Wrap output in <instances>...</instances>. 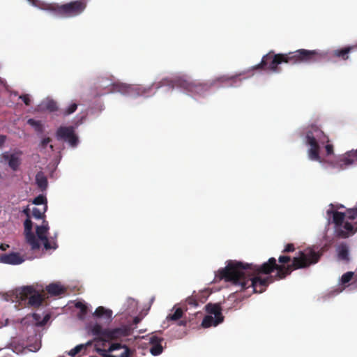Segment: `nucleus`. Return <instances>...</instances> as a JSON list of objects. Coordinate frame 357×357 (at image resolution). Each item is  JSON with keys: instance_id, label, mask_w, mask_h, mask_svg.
<instances>
[{"instance_id": "obj_43", "label": "nucleus", "mask_w": 357, "mask_h": 357, "mask_svg": "<svg viewBox=\"0 0 357 357\" xmlns=\"http://www.w3.org/2000/svg\"><path fill=\"white\" fill-rule=\"evenodd\" d=\"M23 213L27 216V218H30V209L27 206L24 210Z\"/></svg>"}, {"instance_id": "obj_12", "label": "nucleus", "mask_w": 357, "mask_h": 357, "mask_svg": "<svg viewBox=\"0 0 357 357\" xmlns=\"http://www.w3.org/2000/svg\"><path fill=\"white\" fill-rule=\"evenodd\" d=\"M205 310L210 315H214L216 319V324H220L224 321V316L222 314V307L220 303H209L206 305Z\"/></svg>"}, {"instance_id": "obj_27", "label": "nucleus", "mask_w": 357, "mask_h": 357, "mask_svg": "<svg viewBox=\"0 0 357 357\" xmlns=\"http://www.w3.org/2000/svg\"><path fill=\"white\" fill-rule=\"evenodd\" d=\"M349 251L347 247L344 245H342L340 247L338 251V257L340 259L342 260H348L349 257Z\"/></svg>"}, {"instance_id": "obj_34", "label": "nucleus", "mask_w": 357, "mask_h": 357, "mask_svg": "<svg viewBox=\"0 0 357 357\" xmlns=\"http://www.w3.org/2000/svg\"><path fill=\"white\" fill-rule=\"evenodd\" d=\"M185 302L188 305L192 307H196L198 305L197 299L192 296L188 297L185 300Z\"/></svg>"}, {"instance_id": "obj_44", "label": "nucleus", "mask_w": 357, "mask_h": 357, "mask_svg": "<svg viewBox=\"0 0 357 357\" xmlns=\"http://www.w3.org/2000/svg\"><path fill=\"white\" fill-rule=\"evenodd\" d=\"M40 227H45V230H46L47 231H48V230H49V229H50L49 225H48V222H47V221H46L45 220H43V225H40Z\"/></svg>"}, {"instance_id": "obj_6", "label": "nucleus", "mask_w": 357, "mask_h": 357, "mask_svg": "<svg viewBox=\"0 0 357 357\" xmlns=\"http://www.w3.org/2000/svg\"><path fill=\"white\" fill-rule=\"evenodd\" d=\"M91 331L96 336L97 343L101 342H102V346L105 345L104 342L117 340L122 337H128L130 334V329L126 326L108 329L102 328L101 325L98 324H94L91 327Z\"/></svg>"}, {"instance_id": "obj_1", "label": "nucleus", "mask_w": 357, "mask_h": 357, "mask_svg": "<svg viewBox=\"0 0 357 357\" xmlns=\"http://www.w3.org/2000/svg\"><path fill=\"white\" fill-rule=\"evenodd\" d=\"M319 258V252L312 249H306L300 251L298 256L293 258L292 263L287 265L286 264L291 261V257L284 255L278 258L280 264H277L274 257H271L261 265L229 260L225 268L218 270L215 278L231 282L238 287L240 291L252 288L251 293H262L272 282V278H261L260 274L268 275L276 270V279L282 280L290 275L294 270L307 268L316 264Z\"/></svg>"}, {"instance_id": "obj_19", "label": "nucleus", "mask_w": 357, "mask_h": 357, "mask_svg": "<svg viewBox=\"0 0 357 357\" xmlns=\"http://www.w3.org/2000/svg\"><path fill=\"white\" fill-rule=\"evenodd\" d=\"M93 315L96 317H103L107 321H111L112 317V311L109 309H105L102 306L98 307Z\"/></svg>"}, {"instance_id": "obj_39", "label": "nucleus", "mask_w": 357, "mask_h": 357, "mask_svg": "<svg viewBox=\"0 0 357 357\" xmlns=\"http://www.w3.org/2000/svg\"><path fill=\"white\" fill-rule=\"evenodd\" d=\"M325 149H326V155H330L333 154V144H327L325 146Z\"/></svg>"}, {"instance_id": "obj_11", "label": "nucleus", "mask_w": 357, "mask_h": 357, "mask_svg": "<svg viewBox=\"0 0 357 357\" xmlns=\"http://www.w3.org/2000/svg\"><path fill=\"white\" fill-rule=\"evenodd\" d=\"M48 231L45 230V228L40 226H36V233L38 239L43 242L44 248L45 250L56 249L57 244L56 240L54 238L49 239L47 236Z\"/></svg>"}, {"instance_id": "obj_21", "label": "nucleus", "mask_w": 357, "mask_h": 357, "mask_svg": "<svg viewBox=\"0 0 357 357\" xmlns=\"http://www.w3.org/2000/svg\"><path fill=\"white\" fill-rule=\"evenodd\" d=\"M344 230L341 229L339 228L337 230V234L339 236L342 238H346L348 236L349 233H353L354 231V227L351 223L349 222H345L343 223L342 226Z\"/></svg>"}, {"instance_id": "obj_2", "label": "nucleus", "mask_w": 357, "mask_h": 357, "mask_svg": "<svg viewBox=\"0 0 357 357\" xmlns=\"http://www.w3.org/2000/svg\"><path fill=\"white\" fill-rule=\"evenodd\" d=\"M213 86H214V83H211L210 82H201L197 80H190L183 77H177L174 79H162L159 82L153 84L149 87L116 84H113V90L123 94L145 96L149 93L152 87H155L157 90L162 86H168L172 89L174 87L181 88L191 93L201 96L208 91Z\"/></svg>"}, {"instance_id": "obj_7", "label": "nucleus", "mask_w": 357, "mask_h": 357, "mask_svg": "<svg viewBox=\"0 0 357 357\" xmlns=\"http://www.w3.org/2000/svg\"><path fill=\"white\" fill-rule=\"evenodd\" d=\"M17 297L22 301L28 300V305L34 307H39L45 299L43 294L36 292L31 286L22 287L17 294Z\"/></svg>"}, {"instance_id": "obj_41", "label": "nucleus", "mask_w": 357, "mask_h": 357, "mask_svg": "<svg viewBox=\"0 0 357 357\" xmlns=\"http://www.w3.org/2000/svg\"><path fill=\"white\" fill-rule=\"evenodd\" d=\"M33 318L36 321V324L38 326H39V323L41 321H40V318H41L40 315L39 314H37V313H33Z\"/></svg>"}, {"instance_id": "obj_4", "label": "nucleus", "mask_w": 357, "mask_h": 357, "mask_svg": "<svg viewBox=\"0 0 357 357\" xmlns=\"http://www.w3.org/2000/svg\"><path fill=\"white\" fill-rule=\"evenodd\" d=\"M86 0H77L61 5L56 3H43L40 8L49 11L56 17L70 18L82 14L86 9Z\"/></svg>"}, {"instance_id": "obj_42", "label": "nucleus", "mask_w": 357, "mask_h": 357, "mask_svg": "<svg viewBox=\"0 0 357 357\" xmlns=\"http://www.w3.org/2000/svg\"><path fill=\"white\" fill-rule=\"evenodd\" d=\"M49 319H50V315L46 314L44 317V318L43 319V320L39 323V326H43L45 325L46 323L47 322V321L49 320Z\"/></svg>"}, {"instance_id": "obj_17", "label": "nucleus", "mask_w": 357, "mask_h": 357, "mask_svg": "<svg viewBox=\"0 0 357 357\" xmlns=\"http://www.w3.org/2000/svg\"><path fill=\"white\" fill-rule=\"evenodd\" d=\"M356 46H347L342 49H338L333 51L332 56L340 58L342 60H347L349 59V54L351 52Z\"/></svg>"}, {"instance_id": "obj_33", "label": "nucleus", "mask_w": 357, "mask_h": 357, "mask_svg": "<svg viewBox=\"0 0 357 357\" xmlns=\"http://www.w3.org/2000/svg\"><path fill=\"white\" fill-rule=\"evenodd\" d=\"M125 347H126V346L122 345L121 343H113L109 346V349L107 351H108L109 352H112L113 351H115V350H117V349H119L121 348L125 349Z\"/></svg>"}, {"instance_id": "obj_20", "label": "nucleus", "mask_w": 357, "mask_h": 357, "mask_svg": "<svg viewBox=\"0 0 357 357\" xmlns=\"http://www.w3.org/2000/svg\"><path fill=\"white\" fill-rule=\"evenodd\" d=\"M238 77V75H221L213 80L211 81V83H214V85L217 82H221V83H228V82H232L234 83L237 81Z\"/></svg>"}, {"instance_id": "obj_5", "label": "nucleus", "mask_w": 357, "mask_h": 357, "mask_svg": "<svg viewBox=\"0 0 357 357\" xmlns=\"http://www.w3.org/2000/svg\"><path fill=\"white\" fill-rule=\"evenodd\" d=\"M305 139L306 144L310 146L307 151L309 158L321 162L319 156V144L328 143V136L317 126L312 124L307 128Z\"/></svg>"}, {"instance_id": "obj_10", "label": "nucleus", "mask_w": 357, "mask_h": 357, "mask_svg": "<svg viewBox=\"0 0 357 357\" xmlns=\"http://www.w3.org/2000/svg\"><path fill=\"white\" fill-rule=\"evenodd\" d=\"M22 152L20 151L9 153L8 151L1 155L3 161L7 162L9 167L14 172L17 171L21 165V155Z\"/></svg>"}, {"instance_id": "obj_45", "label": "nucleus", "mask_w": 357, "mask_h": 357, "mask_svg": "<svg viewBox=\"0 0 357 357\" xmlns=\"http://www.w3.org/2000/svg\"><path fill=\"white\" fill-rule=\"evenodd\" d=\"M6 141V137L0 135V146H1Z\"/></svg>"}, {"instance_id": "obj_48", "label": "nucleus", "mask_w": 357, "mask_h": 357, "mask_svg": "<svg viewBox=\"0 0 357 357\" xmlns=\"http://www.w3.org/2000/svg\"><path fill=\"white\" fill-rule=\"evenodd\" d=\"M139 321H140V319L138 317H135L134 319V323L136 324H138L139 322Z\"/></svg>"}, {"instance_id": "obj_28", "label": "nucleus", "mask_w": 357, "mask_h": 357, "mask_svg": "<svg viewBox=\"0 0 357 357\" xmlns=\"http://www.w3.org/2000/svg\"><path fill=\"white\" fill-rule=\"evenodd\" d=\"M47 210V205L45 206L43 211H41L40 209L34 207L32 210V215L36 219H43L45 218V212Z\"/></svg>"}, {"instance_id": "obj_47", "label": "nucleus", "mask_w": 357, "mask_h": 357, "mask_svg": "<svg viewBox=\"0 0 357 357\" xmlns=\"http://www.w3.org/2000/svg\"><path fill=\"white\" fill-rule=\"evenodd\" d=\"M8 247H9V245L7 244H1L0 245V249L3 251H5Z\"/></svg>"}, {"instance_id": "obj_26", "label": "nucleus", "mask_w": 357, "mask_h": 357, "mask_svg": "<svg viewBox=\"0 0 357 357\" xmlns=\"http://www.w3.org/2000/svg\"><path fill=\"white\" fill-rule=\"evenodd\" d=\"M45 107L51 112L59 111L57 102L54 100H47L45 103Z\"/></svg>"}, {"instance_id": "obj_22", "label": "nucleus", "mask_w": 357, "mask_h": 357, "mask_svg": "<svg viewBox=\"0 0 357 357\" xmlns=\"http://www.w3.org/2000/svg\"><path fill=\"white\" fill-rule=\"evenodd\" d=\"M345 214L344 213L339 211L333 212V220L337 227V230L342 226Z\"/></svg>"}, {"instance_id": "obj_18", "label": "nucleus", "mask_w": 357, "mask_h": 357, "mask_svg": "<svg viewBox=\"0 0 357 357\" xmlns=\"http://www.w3.org/2000/svg\"><path fill=\"white\" fill-rule=\"evenodd\" d=\"M46 291L51 296H59L65 293L66 289L58 283H51L46 287Z\"/></svg>"}, {"instance_id": "obj_13", "label": "nucleus", "mask_w": 357, "mask_h": 357, "mask_svg": "<svg viewBox=\"0 0 357 357\" xmlns=\"http://www.w3.org/2000/svg\"><path fill=\"white\" fill-rule=\"evenodd\" d=\"M24 261L23 257L18 252H10L0 256V262L3 264L18 265Z\"/></svg>"}, {"instance_id": "obj_49", "label": "nucleus", "mask_w": 357, "mask_h": 357, "mask_svg": "<svg viewBox=\"0 0 357 357\" xmlns=\"http://www.w3.org/2000/svg\"><path fill=\"white\" fill-rule=\"evenodd\" d=\"M50 148L52 151H54V146L52 144L50 145Z\"/></svg>"}, {"instance_id": "obj_35", "label": "nucleus", "mask_w": 357, "mask_h": 357, "mask_svg": "<svg viewBox=\"0 0 357 357\" xmlns=\"http://www.w3.org/2000/svg\"><path fill=\"white\" fill-rule=\"evenodd\" d=\"M52 142V139L49 137L43 138L40 143V146L43 149H45L47 146Z\"/></svg>"}, {"instance_id": "obj_8", "label": "nucleus", "mask_w": 357, "mask_h": 357, "mask_svg": "<svg viewBox=\"0 0 357 357\" xmlns=\"http://www.w3.org/2000/svg\"><path fill=\"white\" fill-rule=\"evenodd\" d=\"M56 137L58 140L67 142L72 147L77 146L79 143L73 126H60L56 130Z\"/></svg>"}, {"instance_id": "obj_40", "label": "nucleus", "mask_w": 357, "mask_h": 357, "mask_svg": "<svg viewBox=\"0 0 357 357\" xmlns=\"http://www.w3.org/2000/svg\"><path fill=\"white\" fill-rule=\"evenodd\" d=\"M130 349L128 347H125V351L119 356V357H130Z\"/></svg>"}, {"instance_id": "obj_15", "label": "nucleus", "mask_w": 357, "mask_h": 357, "mask_svg": "<svg viewBox=\"0 0 357 357\" xmlns=\"http://www.w3.org/2000/svg\"><path fill=\"white\" fill-rule=\"evenodd\" d=\"M162 341V337H160L156 335H153L150 337L149 342L151 345L150 352L152 355L158 356L162 352L163 348L161 345V342Z\"/></svg>"}, {"instance_id": "obj_50", "label": "nucleus", "mask_w": 357, "mask_h": 357, "mask_svg": "<svg viewBox=\"0 0 357 357\" xmlns=\"http://www.w3.org/2000/svg\"><path fill=\"white\" fill-rule=\"evenodd\" d=\"M84 310H86V307H84L82 309V311H84Z\"/></svg>"}, {"instance_id": "obj_37", "label": "nucleus", "mask_w": 357, "mask_h": 357, "mask_svg": "<svg viewBox=\"0 0 357 357\" xmlns=\"http://www.w3.org/2000/svg\"><path fill=\"white\" fill-rule=\"evenodd\" d=\"M347 214L349 219L354 220L357 218V208L348 211Z\"/></svg>"}, {"instance_id": "obj_3", "label": "nucleus", "mask_w": 357, "mask_h": 357, "mask_svg": "<svg viewBox=\"0 0 357 357\" xmlns=\"http://www.w3.org/2000/svg\"><path fill=\"white\" fill-rule=\"evenodd\" d=\"M326 57V54L319 50L300 49L287 54H273L270 52L262 57L261 62L254 67L255 70H268L278 72V66L282 63L294 65L301 63H314Z\"/></svg>"}, {"instance_id": "obj_29", "label": "nucleus", "mask_w": 357, "mask_h": 357, "mask_svg": "<svg viewBox=\"0 0 357 357\" xmlns=\"http://www.w3.org/2000/svg\"><path fill=\"white\" fill-rule=\"evenodd\" d=\"M27 123L33 126L36 131L41 132L43 130V126L40 121H36L33 119H29L27 121Z\"/></svg>"}, {"instance_id": "obj_9", "label": "nucleus", "mask_w": 357, "mask_h": 357, "mask_svg": "<svg viewBox=\"0 0 357 357\" xmlns=\"http://www.w3.org/2000/svg\"><path fill=\"white\" fill-rule=\"evenodd\" d=\"M24 235L27 243L31 246V250H38L40 247L38 240L32 231L33 223L30 218H27L24 222Z\"/></svg>"}, {"instance_id": "obj_25", "label": "nucleus", "mask_w": 357, "mask_h": 357, "mask_svg": "<svg viewBox=\"0 0 357 357\" xmlns=\"http://www.w3.org/2000/svg\"><path fill=\"white\" fill-rule=\"evenodd\" d=\"M77 109V104L72 103L69 105V107L66 109L59 110V114L63 115L64 116H68L73 113H74Z\"/></svg>"}, {"instance_id": "obj_31", "label": "nucleus", "mask_w": 357, "mask_h": 357, "mask_svg": "<svg viewBox=\"0 0 357 357\" xmlns=\"http://www.w3.org/2000/svg\"><path fill=\"white\" fill-rule=\"evenodd\" d=\"M353 276H354L353 272H347L342 276L341 281L343 284L348 283L349 282H350L351 280V279L353 278Z\"/></svg>"}, {"instance_id": "obj_38", "label": "nucleus", "mask_w": 357, "mask_h": 357, "mask_svg": "<svg viewBox=\"0 0 357 357\" xmlns=\"http://www.w3.org/2000/svg\"><path fill=\"white\" fill-rule=\"evenodd\" d=\"M294 250H295L294 245L292 243H289L285 246L284 249L282 250V252H284V253L291 252H294Z\"/></svg>"}, {"instance_id": "obj_24", "label": "nucleus", "mask_w": 357, "mask_h": 357, "mask_svg": "<svg viewBox=\"0 0 357 357\" xmlns=\"http://www.w3.org/2000/svg\"><path fill=\"white\" fill-rule=\"evenodd\" d=\"M36 181L38 186L40 189L45 190L47 187V178L42 173L37 174L36 176Z\"/></svg>"}, {"instance_id": "obj_32", "label": "nucleus", "mask_w": 357, "mask_h": 357, "mask_svg": "<svg viewBox=\"0 0 357 357\" xmlns=\"http://www.w3.org/2000/svg\"><path fill=\"white\" fill-rule=\"evenodd\" d=\"M83 349V344L77 345L74 349H71L68 354L71 356H75V355L79 354Z\"/></svg>"}, {"instance_id": "obj_16", "label": "nucleus", "mask_w": 357, "mask_h": 357, "mask_svg": "<svg viewBox=\"0 0 357 357\" xmlns=\"http://www.w3.org/2000/svg\"><path fill=\"white\" fill-rule=\"evenodd\" d=\"M183 316V311L181 307L176 308L173 313H170L167 317V321H178V325L180 326H186L187 321L181 319Z\"/></svg>"}, {"instance_id": "obj_51", "label": "nucleus", "mask_w": 357, "mask_h": 357, "mask_svg": "<svg viewBox=\"0 0 357 357\" xmlns=\"http://www.w3.org/2000/svg\"><path fill=\"white\" fill-rule=\"evenodd\" d=\"M1 82H2V81H1V78L0 77V83H1Z\"/></svg>"}, {"instance_id": "obj_36", "label": "nucleus", "mask_w": 357, "mask_h": 357, "mask_svg": "<svg viewBox=\"0 0 357 357\" xmlns=\"http://www.w3.org/2000/svg\"><path fill=\"white\" fill-rule=\"evenodd\" d=\"M20 99H21L24 103L29 106L31 104V99L28 94H22L20 96Z\"/></svg>"}, {"instance_id": "obj_30", "label": "nucleus", "mask_w": 357, "mask_h": 357, "mask_svg": "<svg viewBox=\"0 0 357 357\" xmlns=\"http://www.w3.org/2000/svg\"><path fill=\"white\" fill-rule=\"evenodd\" d=\"M46 197L42 195L37 196L33 201V204L36 205L46 204Z\"/></svg>"}, {"instance_id": "obj_46", "label": "nucleus", "mask_w": 357, "mask_h": 357, "mask_svg": "<svg viewBox=\"0 0 357 357\" xmlns=\"http://www.w3.org/2000/svg\"><path fill=\"white\" fill-rule=\"evenodd\" d=\"M29 3H31L34 6H38V0H27Z\"/></svg>"}, {"instance_id": "obj_14", "label": "nucleus", "mask_w": 357, "mask_h": 357, "mask_svg": "<svg viewBox=\"0 0 357 357\" xmlns=\"http://www.w3.org/2000/svg\"><path fill=\"white\" fill-rule=\"evenodd\" d=\"M340 167L342 169L353 164H357V149L347 151L340 158Z\"/></svg>"}, {"instance_id": "obj_23", "label": "nucleus", "mask_w": 357, "mask_h": 357, "mask_svg": "<svg viewBox=\"0 0 357 357\" xmlns=\"http://www.w3.org/2000/svg\"><path fill=\"white\" fill-rule=\"evenodd\" d=\"M219 324H216V319L211 315H206L202 320V326L203 328H209L211 326H216Z\"/></svg>"}]
</instances>
